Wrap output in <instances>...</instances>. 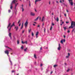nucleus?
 Instances as JSON below:
<instances>
[{"label": "nucleus", "instance_id": "1", "mask_svg": "<svg viewBox=\"0 0 75 75\" xmlns=\"http://www.w3.org/2000/svg\"><path fill=\"white\" fill-rule=\"evenodd\" d=\"M11 23H9V24H8V26L7 27V28L8 29V32L9 33H10V30H11V28L13 27V26H14V22L13 23V24L10 26V25Z\"/></svg>", "mask_w": 75, "mask_h": 75}, {"label": "nucleus", "instance_id": "2", "mask_svg": "<svg viewBox=\"0 0 75 75\" xmlns=\"http://www.w3.org/2000/svg\"><path fill=\"white\" fill-rule=\"evenodd\" d=\"M74 27H75V21H72L71 22V26L69 27V28H73Z\"/></svg>", "mask_w": 75, "mask_h": 75}, {"label": "nucleus", "instance_id": "3", "mask_svg": "<svg viewBox=\"0 0 75 75\" xmlns=\"http://www.w3.org/2000/svg\"><path fill=\"white\" fill-rule=\"evenodd\" d=\"M16 2H17V1H16V0H13L12 1L11 4V5H12V4H13V3H14V4H15V8H16V7H17V5H18V3H16Z\"/></svg>", "mask_w": 75, "mask_h": 75}, {"label": "nucleus", "instance_id": "4", "mask_svg": "<svg viewBox=\"0 0 75 75\" xmlns=\"http://www.w3.org/2000/svg\"><path fill=\"white\" fill-rule=\"evenodd\" d=\"M4 52L5 54H7L8 57H9L10 56H9V55H8V54H9V51H8V50H6Z\"/></svg>", "mask_w": 75, "mask_h": 75}, {"label": "nucleus", "instance_id": "5", "mask_svg": "<svg viewBox=\"0 0 75 75\" xmlns=\"http://www.w3.org/2000/svg\"><path fill=\"white\" fill-rule=\"evenodd\" d=\"M70 4H71V6H73V2H72V0H68Z\"/></svg>", "mask_w": 75, "mask_h": 75}, {"label": "nucleus", "instance_id": "6", "mask_svg": "<svg viewBox=\"0 0 75 75\" xmlns=\"http://www.w3.org/2000/svg\"><path fill=\"white\" fill-rule=\"evenodd\" d=\"M28 21H27L25 23V28L27 27V25H28Z\"/></svg>", "mask_w": 75, "mask_h": 75}, {"label": "nucleus", "instance_id": "7", "mask_svg": "<svg viewBox=\"0 0 75 75\" xmlns=\"http://www.w3.org/2000/svg\"><path fill=\"white\" fill-rule=\"evenodd\" d=\"M61 45H60V44L59 43L58 47L57 48V50H59H59H61Z\"/></svg>", "mask_w": 75, "mask_h": 75}, {"label": "nucleus", "instance_id": "8", "mask_svg": "<svg viewBox=\"0 0 75 75\" xmlns=\"http://www.w3.org/2000/svg\"><path fill=\"white\" fill-rule=\"evenodd\" d=\"M45 17L44 16H43L42 18V21H41L42 22H43V21H45Z\"/></svg>", "mask_w": 75, "mask_h": 75}, {"label": "nucleus", "instance_id": "9", "mask_svg": "<svg viewBox=\"0 0 75 75\" xmlns=\"http://www.w3.org/2000/svg\"><path fill=\"white\" fill-rule=\"evenodd\" d=\"M38 34H39V32L38 31L37 32L35 35L36 38H38Z\"/></svg>", "mask_w": 75, "mask_h": 75}, {"label": "nucleus", "instance_id": "10", "mask_svg": "<svg viewBox=\"0 0 75 75\" xmlns=\"http://www.w3.org/2000/svg\"><path fill=\"white\" fill-rule=\"evenodd\" d=\"M54 19L56 21H57V22L59 21V19L58 17H57V19L55 18V17H54Z\"/></svg>", "mask_w": 75, "mask_h": 75}, {"label": "nucleus", "instance_id": "11", "mask_svg": "<svg viewBox=\"0 0 75 75\" xmlns=\"http://www.w3.org/2000/svg\"><path fill=\"white\" fill-rule=\"evenodd\" d=\"M6 48H8V49H9V50H9V51H12V50H13L11 48L7 46H6Z\"/></svg>", "mask_w": 75, "mask_h": 75}, {"label": "nucleus", "instance_id": "12", "mask_svg": "<svg viewBox=\"0 0 75 75\" xmlns=\"http://www.w3.org/2000/svg\"><path fill=\"white\" fill-rule=\"evenodd\" d=\"M70 56V54L69 53H68V56H66V58H69V57Z\"/></svg>", "mask_w": 75, "mask_h": 75}, {"label": "nucleus", "instance_id": "13", "mask_svg": "<svg viewBox=\"0 0 75 75\" xmlns=\"http://www.w3.org/2000/svg\"><path fill=\"white\" fill-rule=\"evenodd\" d=\"M64 1H65L64 0H62H62H60L59 2L60 3H64Z\"/></svg>", "mask_w": 75, "mask_h": 75}, {"label": "nucleus", "instance_id": "14", "mask_svg": "<svg viewBox=\"0 0 75 75\" xmlns=\"http://www.w3.org/2000/svg\"><path fill=\"white\" fill-rule=\"evenodd\" d=\"M9 61H10V62L11 63V65H13V64L12 63V62H11V61L10 60V57L9 58Z\"/></svg>", "mask_w": 75, "mask_h": 75}, {"label": "nucleus", "instance_id": "15", "mask_svg": "<svg viewBox=\"0 0 75 75\" xmlns=\"http://www.w3.org/2000/svg\"><path fill=\"white\" fill-rule=\"evenodd\" d=\"M30 15L32 16H35V13H33V12H31L30 13Z\"/></svg>", "mask_w": 75, "mask_h": 75}, {"label": "nucleus", "instance_id": "16", "mask_svg": "<svg viewBox=\"0 0 75 75\" xmlns=\"http://www.w3.org/2000/svg\"><path fill=\"white\" fill-rule=\"evenodd\" d=\"M15 40H16V37H15V36L14 35L13 36V41Z\"/></svg>", "mask_w": 75, "mask_h": 75}, {"label": "nucleus", "instance_id": "17", "mask_svg": "<svg viewBox=\"0 0 75 75\" xmlns=\"http://www.w3.org/2000/svg\"><path fill=\"white\" fill-rule=\"evenodd\" d=\"M15 28L16 29V31H17L18 30V26H16L15 27Z\"/></svg>", "mask_w": 75, "mask_h": 75}, {"label": "nucleus", "instance_id": "18", "mask_svg": "<svg viewBox=\"0 0 75 75\" xmlns=\"http://www.w3.org/2000/svg\"><path fill=\"white\" fill-rule=\"evenodd\" d=\"M38 1H39L38 0H35V4H37V2Z\"/></svg>", "mask_w": 75, "mask_h": 75}, {"label": "nucleus", "instance_id": "19", "mask_svg": "<svg viewBox=\"0 0 75 75\" xmlns=\"http://www.w3.org/2000/svg\"><path fill=\"white\" fill-rule=\"evenodd\" d=\"M73 32H74V33H75V28L73 29L72 30V33H73Z\"/></svg>", "mask_w": 75, "mask_h": 75}, {"label": "nucleus", "instance_id": "20", "mask_svg": "<svg viewBox=\"0 0 75 75\" xmlns=\"http://www.w3.org/2000/svg\"><path fill=\"white\" fill-rule=\"evenodd\" d=\"M9 37L11 36V33H9Z\"/></svg>", "mask_w": 75, "mask_h": 75}, {"label": "nucleus", "instance_id": "21", "mask_svg": "<svg viewBox=\"0 0 75 75\" xmlns=\"http://www.w3.org/2000/svg\"><path fill=\"white\" fill-rule=\"evenodd\" d=\"M34 57L35 59H36L37 58V56H36V55L35 54H34Z\"/></svg>", "mask_w": 75, "mask_h": 75}, {"label": "nucleus", "instance_id": "22", "mask_svg": "<svg viewBox=\"0 0 75 75\" xmlns=\"http://www.w3.org/2000/svg\"><path fill=\"white\" fill-rule=\"evenodd\" d=\"M12 5H13V4L11 5V9H12V8H13V6H12Z\"/></svg>", "mask_w": 75, "mask_h": 75}, {"label": "nucleus", "instance_id": "23", "mask_svg": "<svg viewBox=\"0 0 75 75\" xmlns=\"http://www.w3.org/2000/svg\"><path fill=\"white\" fill-rule=\"evenodd\" d=\"M60 43H61V44H63V41L62 40H61Z\"/></svg>", "mask_w": 75, "mask_h": 75}, {"label": "nucleus", "instance_id": "24", "mask_svg": "<svg viewBox=\"0 0 75 75\" xmlns=\"http://www.w3.org/2000/svg\"><path fill=\"white\" fill-rule=\"evenodd\" d=\"M38 17L36 19H35L34 21H37L38 19Z\"/></svg>", "mask_w": 75, "mask_h": 75}, {"label": "nucleus", "instance_id": "25", "mask_svg": "<svg viewBox=\"0 0 75 75\" xmlns=\"http://www.w3.org/2000/svg\"><path fill=\"white\" fill-rule=\"evenodd\" d=\"M24 48V47L23 46V45H22V46L21 47V49H23Z\"/></svg>", "mask_w": 75, "mask_h": 75}, {"label": "nucleus", "instance_id": "26", "mask_svg": "<svg viewBox=\"0 0 75 75\" xmlns=\"http://www.w3.org/2000/svg\"><path fill=\"white\" fill-rule=\"evenodd\" d=\"M22 9V11L23 12L24 11V8H21Z\"/></svg>", "mask_w": 75, "mask_h": 75}, {"label": "nucleus", "instance_id": "27", "mask_svg": "<svg viewBox=\"0 0 75 75\" xmlns=\"http://www.w3.org/2000/svg\"><path fill=\"white\" fill-rule=\"evenodd\" d=\"M31 29H30V30H28V33H30V32H31Z\"/></svg>", "mask_w": 75, "mask_h": 75}, {"label": "nucleus", "instance_id": "28", "mask_svg": "<svg viewBox=\"0 0 75 75\" xmlns=\"http://www.w3.org/2000/svg\"><path fill=\"white\" fill-rule=\"evenodd\" d=\"M52 26H51V28L50 29V30H52Z\"/></svg>", "mask_w": 75, "mask_h": 75}, {"label": "nucleus", "instance_id": "29", "mask_svg": "<svg viewBox=\"0 0 75 75\" xmlns=\"http://www.w3.org/2000/svg\"><path fill=\"white\" fill-rule=\"evenodd\" d=\"M62 41H63V42H65V39H63L62 40Z\"/></svg>", "mask_w": 75, "mask_h": 75}, {"label": "nucleus", "instance_id": "30", "mask_svg": "<svg viewBox=\"0 0 75 75\" xmlns=\"http://www.w3.org/2000/svg\"><path fill=\"white\" fill-rule=\"evenodd\" d=\"M53 67H54V68H55V67H57V65H54L53 66Z\"/></svg>", "mask_w": 75, "mask_h": 75}, {"label": "nucleus", "instance_id": "31", "mask_svg": "<svg viewBox=\"0 0 75 75\" xmlns=\"http://www.w3.org/2000/svg\"><path fill=\"white\" fill-rule=\"evenodd\" d=\"M23 23H22V27L21 28V29H22V28H23Z\"/></svg>", "mask_w": 75, "mask_h": 75}, {"label": "nucleus", "instance_id": "32", "mask_svg": "<svg viewBox=\"0 0 75 75\" xmlns=\"http://www.w3.org/2000/svg\"><path fill=\"white\" fill-rule=\"evenodd\" d=\"M63 28H64L65 31L66 30V29H67V28H66V27H64Z\"/></svg>", "mask_w": 75, "mask_h": 75}, {"label": "nucleus", "instance_id": "33", "mask_svg": "<svg viewBox=\"0 0 75 75\" xmlns=\"http://www.w3.org/2000/svg\"><path fill=\"white\" fill-rule=\"evenodd\" d=\"M32 36H34V33L33 32H32Z\"/></svg>", "mask_w": 75, "mask_h": 75}, {"label": "nucleus", "instance_id": "34", "mask_svg": "<svg viewBox=\"0 0 75 75\" xmlns=\"http://www.w3.org/2000/svg\"><path fill=\"white\" fill-rule=\"evenodd\" d=\"M17 44H19V40H17Z\"/></svg>", "mask_w": 75, "mask_h": 75}, {"label": "nucleus", "instance_id": "35", "mask_svg": "<svg viewBox=\"0 0 75 75\" xmlns=\"http://www.w3.org/2000/svg\"><path fill=\"white\" fill-rule=\"evenodd\" d=\"M27 48H26V49L24 50V51H27Z\"/></svg>", "mask_w": 75, "mask_h": 75}, {"label": "nucleus", "instance_id": "36", "mask_svg": "<svg viewBox=\"0 0 75 75\" xmlns=\"http://www.w3.org/2000/svg\"><path fill=\"white\" fill-rule=\"evenodd\" d=\"M56 2L57 3V4H59V2H58V1H56Z\"/></svg>", "mask_w": 75, "mask_h": 75}, {"label": "nucleus", "instance_id": "37", "mask_svg": "<svg viewBox=\"0 0 75 75\" xmlns=\"http://www.w3.org/2000/svg\"><path fill=\"white\" fill-rule=\"evenodd\" d=\"M52 25H53V26L54 25V23H53L52 22Z\"/></svg>", "mask_w": 75, "mask_h": 75}, {"label": "nucleus", "instance_id": "38", "mask_svg": "<svg viewBox=\"0 0 75 75\" xmlns=\"http://www.w3.org/2000/svg\"><path fill=\"white\" fill-rule=\"evenodd\" d=\"M8 12L9 13H10V12H11V10H10V9L8 11Z\"/></svg>", "mask_w": 75, "mask_h": 75}, {"label": "nucleus", "instance_id": "39", "mask_svg": "<svg viewBox=\"0 0 75 75\" xmlns=\"http://www.w3.org/2000/svg\"><path fill=\"white\" fill-rule=\"evenodd\" d=\"M21 42L22 44H24L25 43V42H23V41H22Z\"/></svg>", "mask_w": 75, "mask_h": 75}, {"label": "nucleus", "instance_id": "40", "mask_svg": "<svg viewBox=\"0 0 75 75\" xmlns=\"http://www.w3.org/2000/svg\"><path fill=\"white\" fill-rule=\"evenodd\" d=\"M21 21V20H19L18 22V23L19 24L20 23V22Z\"/></svg>", "mask_w": 75, "mask_h": 75}, {"label": "nucleus", "instance_id": "41", "mask_svg": "<svg viewBox=\"0 0 75 75\" xmlns=\"http://www.w3.org/2000/svg\"><path fill=\"white\" fill-rule=\"evenodd\" d=\"M25 43L26 44H27V41H25Z\"/></svg>", "mask_w": 75, "mask_h": 75}, {"label": "nucleus", "instance_id": "42", "mask_svg": "<svg viewBox=\"0 0 75 75\" xmlns=\"http://www.w3.org/2000/svg\"><path fill=\"white\" fill-rule=\"evenodd\" d=\"M69 70H70V69H68L67 70V72H69Z\"/></svg>", "mask_w": 75, "mask_h": 75}, {"label": "nucleus", "instance_id": "43", "mask_svg": "<svg viewBox=\"0 0 75 75\" xmlns=\"http://www.w3.org/2000/svg\"><path fill=\"white\" fill-rule=\"evenodd\" d=\"M67 33H70V31H69V30H68Z\"/></svg>", "mask_w": 75, "mask_h": 75}, {"label": "nucleus", "instance_id": "44", "mask_svg": "<svg viewBox=\"0 0 75 75\" xmlns=\"http://www.w3.org/2000/svg\"><path fill=\"white\" fill-rule=\"evenodd\" d=\"M23 6H24L23 5V4L22 5L21 8H23Z\"/></svg>", "mask_w": 75, "mask_h": 75}, {"label": "nucleus", "instance_id": "45", "mask_svg": "<svg viewBox=\"0 0 75 75\" xmlns=\"http://www.w3.org/2000/svg\"><path fill=\"white\" fill-rule=\"evenodd\" d=\"M9 37L10 38L11 40H12V38H11V36H10V37Z\"/></svg>", "mask_w": 75, "mask_h": 75}, {"label": "nucleus", "instance_id": "46", "mask_svg": "<svg viewBox=\"0 0 75 75\" xmlns=\"http://www.w3.org/2000/svg\"><path fill=\"white\" fill-rule=\"evenodd\" d=\"M14 70H12V73H13V72H14Z\"/></svg>", "mask_w": 75, "mask_h": 75}, {"label": "nucleus", "instance_id": "47", "mask_svg": "<svg viewBox=\"0 0 75 75\" xmlns=\"http://www.w3.org/2000/svg\"><path fill=\"white\" fill-rule=\"evenodd\" d=\"M50 4H51V2H50V1L49 2V4L50 5Z\"/></svg>", "mask_w": 75, "mask_h": 75}, {"label": "nucleus", "instance_id": "48", "mask_svg": "<svg viewBox=\"0 0 75 75\" xmlns=\"http://www.w3.org/2000/svg\"><path fill=\"white\" fill-rule=\"evenodd\" d=\"M64 15L65 16V17H66V16H67V15H66V14L65 13L64 14Z\"/></svg>", "mask_w": 75, "mask_h": 75}, {"label": "nucleus", "instance_id": "49", "mask_svg": "<svg viewBox=\"0 0 75 75\" xmlns=\"http://www.w3.org/2000/svg\"><path fill=\"white\" fill-rule=\"evenodd\" d=\"M69 23V22H66V23L67 24H68Z\"/></svg>", "mask_w": 75, "mask_h": 75}, {"label": "nucleus", "instance_id": "50", "mask_svg": "<svg viewBox=\"0 0 75 75\" xmlns=\"http://www.w3.org/2000/svg\"><path fill=\"white\" fill-rule=\"evenodd\" d=\"M24 30H23V31H22V33H24Z\"/></svg>", "mask_w": 75, "mask_h": 75}, {"label": "nucleus", "instance_id": "51", "mask_svg": "<svg viewBox=\"0 0 75 75\" xmlns=\"http://www.w3.org/2000/svg\"><path fill=\"white\" fill-rule=\"evenodd\" d=\"M66 11L67 13H68V12H69V11H68V10H67Z\"/></svg>", "mask_w": 75, "mask_h": 75}, {"label": "nucleus", "instance_id": "52", "mask_svg": "<svg viewBox=\"0 0 75 75\" xmlns=\"http://www.w3.org/2000/svg\"><path fill=\"white\" fill-rule=\"evenodd\" d=\"M62 24H64V22H62Z\"/></svg>", "mask_w": 75, "mask_h": 75}, {"label": "nucleus", "instance_id": "53", "mask_svg": "<svg viewBox=\"0 0 75 75\" xmlns=\"http://www.w3.org/2000/svg\"><path fill=\"white\" fill-rule=\"evenodd\" d=\"M44 25V23H42V27H43V25Z\"/></svg>", "mask_w": 75, "mask_h": 75}, {"label": "nucleus", "instance_id": "54", "mask_svg": "<svg viewBox=\"0 0 75 75\" xmlns=\"http://www.w3.org/2000/svg\"><path fill=\"white\" fill-rule=\"evenodd\" d=\"M42 64H40V67H42Z\"/></svg>", "mask_w": 75, "mask_h": 75}, {"label": "nucleus", "instance_id": "55", "mask_svg": "<svg viewBox=\"0 0 75 75\" xmlns=\"http://www.w3.org/2000/svg\"><path fill=\"white\" fill-rule=\"evenodd\" d=\"M65 35H64V38H65Z\"/></svg>", "mask_w": 75, "mask_h": 75}, {"label": "nucleus", "instance_id": "56", "mask_svg": "<svg viewBox=\"0 0 75 75\" xmlns=\"http://www.w3.org/2000/svg\"><path fill=\"white\" fill-rule=\"evenodd\" d=\"M40 25H38V27H40Z\"/></svg>", "mask_w": 75, "mask_h": 75}, {"label": "nucleus", "instance_id": "57", "mask_svg": "<svg viewBox=\"0 0 75 75\" xmlns=\"http://www.w3.org/2000/svg\"><path fill=\"white\" fill-rule=\"evenodd\" d=\"M44 31L45 33V28L44 29Z\"/></svg>", "mask_w": 75, "mask_h": 75}, {"label": "nucleus", "instance_id": "58", "mask_svg": "<svg viewBox=\"0 0 75 75\" xmlns=\"http://www.w3.org/2000/svg\"><path fill=\"white\" fill-rule=\"evenodd\" d=\"M29 6L30 7L31 6V4H29Z\"/></svg>", "mask_w": 75, "mask_h": 75}, {"label": "nucleus", "instance_id": "59", "mask_svg": "<svg viewBox=\"0 0 75 75\" xmlns=\"http://www.w3.org/2000/svg\"><path fill=\"white\" fill-rule=\"evenodd\" d=\"M41 19V18L40 17L39 18V20H40Z\"/></svg>", "mask_w": 75, "mask_h": 75}, {"label": "nucleus", "instance_id": "60", "mask_svg": "<svg viewBox=\"0 0 75 75\" xmlns=\"http://www.w3.org/2000/svg\"><path fill=\"white\" fill-rule=\"evenodd\" d=\"M64 64H65V65H67V63H65Z\"/></svg>", "mask_w": 75, "mask_h": 75}, {"label": "nucleus", "instance_id": "61", "mask_svg": "<svg viewBox=\"0 0 75 75\" xmlns=\"http://www.w3.org/2000/svg\"><path fill=\"white\" fill-rule=\"evenodd\" d=\"M21 25V23H20L19 25V26H20Z\"/></svg>", "mask_w": 75, "mask_h": 75}, {"label": "nucleus", "instance_id": "62", "mask_svg": "<svg viewBox=\"0 0 75 75\" xmlns=\"http://www.w3.org/2000/svg\"><path fill=\"white\" fill-rule=\"evenodd\" d=\"M40 50H42V47H41L40 49Z\"/></svg>", "mask_w": 75, "mask_h": 75}, {"label": "nucleus", "instance_id": "63", "mask_svg": "<svg viewBox=\"0 0 75 75\" xmlns=\"http://www.w3.org/2000/svg\"><path fill=\"white\" fill-rule=\"evenodd\" d=\"M35 11L37 12V10H36V9H35Z\"/></svg>", "mask_w": 75, "mask_h": 75}, {"label": "nucleus", "instance_id": "64", "mask_svg": "<svg viewBox=\"0 0 75 75\" xmlns=\"http://www.w3.org/2000/svg\"><path fill=\"white\" fill-rule=\"evenodd\" d=\"M33 25H34V26H35V24H33Z\"/></svg>", "mask_w": 75, "mask_h": 75}]
</instances>
